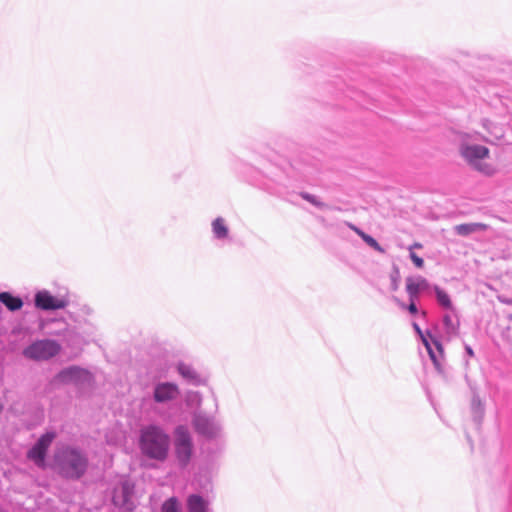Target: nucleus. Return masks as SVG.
<instances>
[{"label": "nucleus", "mask_w": 512, "mask_h": 512, "mask_svg": "<svg viewBox=\"0 0 512 512\" xmlns=\"http://www.w3.org/2000/svg\"><path fill=\"white\" fill-rule=\"evenodd\" d=\"M459 154L474 170L487 176L497 172L496 166L489 162L490 149L484 145L464 141L459 147Z\"/></svg>", "instance_id": "nucleus-1"}, {"label": "nucleus", "mask_w": 512, "mask_h": 512, "mask_svg": "<svg viewBox=\"0 0 512 512\" xmlns=\"http://www.w3.org/2000/svg\"><path fill=\"white\" fill-rule=\"evenodd\" d=\"M169 446V436L161 429L151 426L142 430L140 448L147 457L163 461L168 455Z\"/></svg>", "instance_id": "nucleus-2"}, {"label": "nucleus", "mask_w": 512, "mask_h": 512, "mask_svg": "<svg viewBox=\"0 0 512 512\" xmlns=\"http://www.w3.org/2000/svg\"><path fill=\"white\" fill-rule=\"evenodd\" d=\"M57 469L66 478H80L87 467V460L78 451L63 447L54 455Z\"/></svg>", "instance_id": "nucleus-3"}, {"label": "nucleus", "mask_w": 512, "mask_h": 512, "mask_svg": "<svg viewBox=\"0 0 512 512\" xmlns=\"http://www.w3.org/2000/svg\"><path fill=\"white\" fill-rule=\"evenodd\" d=\"M61 351V345L55 340L44 339L33 342L23 350L26 358L35 361H45L56 356Z\"/></svg>", "instance_id": "nucleus-4"}, {"label": "nucleus", "mask_w": 512, "mask_h": 512, "mask_svg": "<svg viewBox=\"0 0 512 512\" xmlns=\"http://www.w3.org/2000/svg\"><path fill=\"white\" fill-rule=\"evenodd\" d=\"M113 503L127 512H132L136 507L135 484L128 480L121 482L114 491Z\"/></svg>", "instance_id": "nucleus-5"}, {"label": "nucleus", "mask_w": 512, "mask_h": 512, "mask_svg": "<svg viewBox=\"0 0 512 512\" xmlns=\"http://www.w3.org/2000/svg\"><path fill=\"white\" fill-rule=\"evenodd\" d=\"M191 436L184 426H179L175 430V451L179 462L187 465L192 456Z\"/></svg>", "instance_id": "nucleus-6"}, {"label": "nucleus", "mask_w": 512, "mask_h": 512, "mask_svg": "<svg viewBox=\"0 0 512 512\" xmlns=\"http://www.w3.org/2000/svg\"><path fill=\"white\" fill-rule=\"evenodd\" d=\"M55 437L56 435L54 432H47L43 434L36 444L28 451L27 457L37 466L44 468L46 452Z\"/></svg>", "instance_id": "nucleus-7"}, {"label": "nucleus", "mask_w": 512, "mask_h": 512, "mask_svg": "<svg viewBox=\"0 0 512 512\" xmlns=\"http://www.w3.org/2000/svg\"><path fill=\"white\" fill-rule=\"evenodd\" d=\"M35 304L43 310H56L64 308L66 301L56 298L48 292H39L35 297Z\"/></svg>", "instance_id": "nucleus-8"}, {"label": "nucleus", "mask_w": 512, "mask_h": 512, "mask_svg": "<svg viewBox=\"0 0 512 512\" xmlns=\"http://www.w3.org/2000/svg\"><path fill=\"white\" fill-rule=\"evenodd\" d=\"M179 394L178 387L172 383H162L156 386L154 398L157 402H165L176 398Z\"/></svg>", "instance_id": "nucleus-9"}, {"label": "nucleus", "mask_w": 512, "mask_h": 512, "mask_svg": "<svg viewBox=\"0 0 512 512\" xmlns=\"http://www.w3.org/2000/svg\"><path fill=\"white\" fill-rule=\"evenodd\" d=\"M195 430L207 437L215 435L217 429L214 423L207 417L196 415L193 421Z\"/></svg>", "instance_id": "nucleus-10"}, {"label": "nucleus", "mask_w": 512, "mask_h": 512, "mask_svg": "<svg viewBox=\"0 0 512 512\" xmlns=\"http://www.w3.org/2000/svg\"><path fill=\"white\" fill-rule=\"evenodd\" d=\"M428 288L426 279L418 277L416 279L409 277L406 279V291L410 300H415L421 290Z\"/></svg>", "instance_id": "nucleus-11"}, {"label": "nucleus", "mask_w": 512, "mask_h": 512, "mask_svg": "<svg viewBox=\"0 0 512 512\" xmlns=\"http://www.w3.org/2000/svg\"><path fill=\"white\" fill-rule=\"evenodd\" d=\"M489 226L485 223H466L455 226V231L461 236H467L469 234L485 231Z\"/></svg>", "instance_id": "nucleus-12"}, {"label": "nucleus", "mask_w": 512, "mask_h": 512, "mask_svg": "<svg viewBox=\"0 0 512 512\" xmlns=\"http://www.w3.org/2000/svg\"><path fill=\"white\" fill-rule=\"evenodd\" d=\"M0 302L3 303L11 311L19 310L23 306V301L21 298L15 297L8 292L0 293Z\"/></svg>", "instance_id": "nucleus-13"}, {"label": "nucleus", "mask_w": 512, "mask_h": 512, "mask_svg": "<svg viewBox=\"0 0 512 512\" xmlns=\"http://www.w3.org/2000/svg\"><path fill=\"white\" fill-rule=\"evenodd\" d=\"M187 504L189 512H206V502L198 495H191Z\"/></svg>", "instance_id": "nucleus-14"}, {"label": "nucleus", "mask_w": 512, "mask_h": 512, "mask_svg": "<svg viewBox=\"0 0 512 512\" xmlns=\"http://www.w3.org/2000/svg\"><path fill=\"white\" fill-rule=\"evenodd\" d=\"M351 229L354 230L363 239V241L367 245H369L371 248H373L374 250H376L380 253L385 252V250L378 244V242L373 237L366 234L365 232H363L362 230H360L359 228H357L355 226H351Z\"/></svg>", "instance_id": "nucleus-15"}, {"label": "nucleus", "mask_w": 512, "mask_h": 512, "mask_svg": "<svg viewBox=\"0 0 512 512\" xmlns=\"http://www.w3.org/2000/svg\"><path fill=\"white\" fill-rule=\"evenodd\" d=\"M212 229L216 237L225 238L228 235V229L222 218H216L212 223Z\"/></svg>", "instance_id": "nucleus-16"}, {"label": "nucleus", "mask_w": 512, "mask_h": 512, "mask_svg": "<svg viewBox=\"0 0 512 512\" xmlns=\"http://www.w3.org/2000/svg\"><path fill=\"white\" fill-rule=\"evenodd\" d=\"M179 373L186 379L191 381H197V373L187 364L180 363L178 365Z\"/></svg>", "instance_id": "nucleus-17"}, {"label": "nucleus", "mask_w": 512, "mask_h": 512, "mask_svg": "<svg viewBox=\"0 0 512 512\" xmlns=\"http://www.w3.org/2000/svg\"><path fill=\"white\" fill-rule=\"evenodd\" d=\"M435 292L438 302L445 308H451L452 303L449 295L439 287H435Z\"/></svg>", "instance_id": "nucleus-18"}, {"label": "nucleus", "mask_w": 512, "mask_h": 512, "mask_svg": "<svg viewBox=\"0 0 512 512\" xmlns=\"http://www.w3.org/2000/svg\"><path fill=\"white\" fill-rule=\"evenodd\" d=\"M161 512H178V502L175 497L165 501L162 505Z\"/></svg>", "instance_id": "nucleus-19"}, {"label": "nucleus", "mask_w": 512, "mask_h": 512, "mask_svg": "<svg viewBox=\"0 0 512 512\" xmlns=\"http://www.w3.org/2000/svg\"><path fill=\"white\" fill-rule=\"evenodd\" d=\"M300 196H301L304 200L308 201L309 203H311L312 205H314V206H316V207H319V208H323V207H325V204H324L322 201L318 200V199H317V197H315V196H314V195H312V194H309V193H307V192H301V193H300Z\"/></svg>", "instance_id": "nucleus-20"}, {"label": "nucleus", "mask_w": 512, "mask_h": 512, "mask_svg": "<svg viewBox=\"0 0 512 512\" xmlns=\"http://www.w3.org/2000/svg\"><path fill=\"white\" fill-rule=\"evenodd\" d=\"M81 373V370L77 367H71L60 373V376L66 379H73Z\"/></svg>", "instance_id": "nucleus-21"}, {"label": "nucleus", "mask_w": 512, "mask_h": 512, "mask_svg": "<svg viewBox=\"0 0 512 512\" xmlns=\"http://www.w3.org/2000/svg\"><path fill=\"white\" fill-rule=\"evenodd\" d=\"M420 336H421V338H422V341H423V343H424V345H425L426 349L428 350V353H429V355H430V357H431L432 361L434 362V364H435L436 366H439L438 359H437V357H436L435 353L433 352L432 347H431V345H430L429 341L427 340V338H426L425 336H423V335H420Z\"/></svg>", "instance_id": "nucleus-22"}, {"label": "nucleus", "mask_w": 512, "mask_h": 512, "mask_svg": "<svg viewBox=\"0 0 512 512\" xmlns=\"http://www.w3.org/2000/svg\"><path fill=\"white\" fill-rule=\"evenodd\" d=\"M410 259L414 263L417 268H422L424 266V261L421 257H419L415 252L410 251Z\"/></svg>", "instance_id": "nucleus-23"}, {"label": "nucleus", "mask_w": 512, "mask_h": 512, "mask_svg": "<svg viewBox=\"0 0 512 512\" xmlns=\"http://www.w3.org/2000/svg\"><path fill=\"white\" fill-rule=\"evenodd\" d=\"M429 337L431 338V341H432V344L434 345V347L438 350V352L442 356L443 355V347H442L441 343L437 339L433 338L430 334H429Z\"/></svg>", "instance_id": "nucleus-24"}, {"label": "nucleus", "mask_w": 512, "mask_h": 512, "mask_svg": "<svg viewBox=\"0 0 512 512\" xmlns=\"http://www.w3.org/2000/svg\"><path fill=\"white\" fill-rule=\"evenodd\" d=\"M444 323H445V325H446L448 328H450V329H451V331H452V332H454V331H455V328H454V326H453V322H452V319H451V317H450V316H445V317H444Z\"/></svg>", "instance_id": "nucleus-25"}, {"label": "nucleus", "mask_w": 512, "mask_h": 512, "mask_svg": "<svg viewBox=\"0 0 512 512\" xmlns=\"http://www.w3.org/2000/svg\"><path fill=\"white\" fill-rule=\"evenodd\" d=\"M408 310L412 314H416L417 313V307H416V305L414 303V300H411V303L408 305Z\"/></svg>", "instance_id": "nucleus-26"}, {"label": "nucleus", "mask_w": 512, "mask_h": 512, "mask_svg": "<svg viewBox=\"0 0 512 512\" xmlns=\"http://www.w3.org/2000/svg\"><path fill=\"white\" fill-rule=\"evenodd\" d=\"M413 248H418V249H421L422 248V244L421 243H418V242H415L410 248H409V251H412Z\"/></svg>", "instance_id": "nucleus-27"}, {"label": "nucleus", "mask_w": 512, "mask_h": 512, "mask_svg": "<svg viewBox=\"0 0 512 512\" xmlns=\"http://www.w3.org/2000/svg\"><path fill=\"white\" fill-rule=\"evenodd\" d=\"M466 351H467V353H468L470 356H473V355H474L473 350H472L470 347H467V348H466Z\"/></svg>", "instance_id": "nucleus-28"}, {"label": "nucleus", "mask_w": 512, "mask_h": 512, "mask_svg": "<svg viewBox=\"0 0 512 512\" xmlns=\"http://www.w3.org/2000/svg\"><path fill=\"white\" fill-rule=\"evenodd\" d=\"M414 328L420 335H422V332L417 324H414Z\"/></svg>", "instance_id": "nucleus-29"}, {"label": "nucleus", "mask_w": 512, "mask_h": 512, "mask_svg": "<svg viewBox=\"0 0 512 512\" xmlns=\"http://www.w3.org/2000/svg\"><path fill=\"white\" fill-rule=\"evenodd\" d=\"M0 512H2V511H0Z\"/></svg>", "instance_id": "nucleus-30"}]
</instances>
